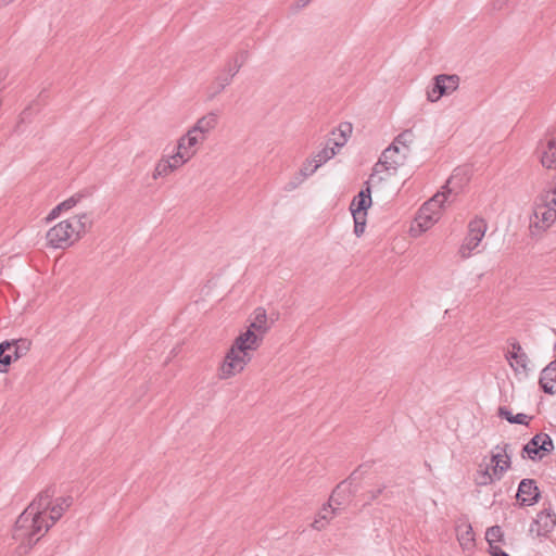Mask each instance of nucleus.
<instances>
[{
	"instance_id": "obj_1",
	"label": "nucleus",
	"mask_w": 556,
	"mask_h": 556,
	"mask_svg": "<svg viewBox=\"0 0 556 556\" xmlns=\"http://www.w3.org/2000/svg\"><path fill=\"white\" fill-rule=\"evenodd\" d=\"M54 494L53 486L46 488L17 517L12 539L18 543L16 551L20 555L28 553L73 505L71 495L60 496L53 501Z\"/></svg>"
},
{
	"instance_id": "obj_2",
	"label": "nucleus",
	"mask_w": 556,
	"mask_h": 556,
	"mask_svg": "<svg viewBox=\"0 0 556 556\" xmlns=\"http://www.w3.org/2000/svg\"><path fill=\"white\" fill-rule=\"evenodd\" d=\"M453 179L454 176L446 181L441 191L437 192L419 208L416 222L421 231L429 229L440 218V211L444 202L453 193V189L450 187Z\"/></svg>"
},
{
	"instance_id": "obj_3",
	"label": "nucleus",
	"mask_w": 556,
	"mask_h": 556,
	"mask_svg": "<svg viewBox=\"0 0 556 556\" xmlns=\"http://www.w3.org/2000/svg\"><path fill=\"white\" fill-rule=\"evenodd\" d=\"M488 224L482 217H475L468 224V231L459 247L458 254L466 260L472 255L485 236Z\"/></svg>"
},
{
	"instance_id": "obj_4",
	"label": "nucleus",
	"mask_w": 556,
	"mask_h": 556,
	"mask_svg": "<svg viewBox=\"0 0 556 556\" xmlns=\"http://www.w3.org/2000/svg\"><path fill=\"white\" fill-rule=\"evenodd\" d=\"M250 361L251 355L249 352L241 351L237 346L231 345L219 367V378L228 379L233 377L241 372Z\"/></svg>"
},
{
	"instance_id": "obj_5",
	"label": "nucleus",
	"mask_w": 556,
	"mask_h": 556,
	"mask_svg": "<svg viewBox=\"0 0 556 556\" xmlns=\"http://www.w3.org/2000/svg\"><path fill=\"white\" fill-rule=\"evenodd\" d=\"M47 245L65 250L78 241L71 223L65 219L50 228L46 235Z\"/></svg>"
},
{
	"instance_id": "obj_6",
	"label": "nucleus",
	"mask_w": 556,
	"mask_h": 556,
	"mask_svg": "<svg viewBox=\"0 0 556 556\" xmlns=\"http://www.w3.org/2000/svg\"><path fill=\"white\" fill-rule=\"evenodd\" d=\"M30 341L20 339L15 341H3L0 343V372H7L13 361H16L29 351Z\"/></svg>"
},
{
	"instance_id": "obj_7",
	"label": "nucleus",
	"mask_w": 556,
	"mask_h": 556,
	"mask_svg": "<svg viewBox=\"0 0 556 556\" xmlns=\"http://www.w3.org/2000/svg\"><path fill=\"white\" fill-rule=\"evenodd\" d=\"M460 78L456 74H439L433 78V85L427 90V99L437 102L444 96H450L459 87Z\"/></svg>"
},
{
	"instance_id": "obj_8",
	"label": "nucleus",
	"mask_w": 556,
	"mask_h": 556,
	"mask_svg": "<svg viewBox=\"0 0 556 556\" xmlns=\"http://www.w3.org/2000/svg\"><path fill=\"white\" fill-rule=\"evenodd\" d=\"M554 451L552 438L544 432L535 434L530 441L523 445L521 457H528L531 460H541L546 454Z\"/></svg>"
},
{
	"instance_id": "obj_9",
	"label": "nucleus",
	"mask_w": 556,
	"mask_h": 556,
	"mask_svg": "<svg viewBox=\"0 0 556 556\" xmlns=\"http://www.w3.org/2000/svg\"><path fill=\"white\" fill-rule=\"evenodd\" d=\"M556 220V208L549 206L541 199L534 203L533 213L530 217V227L541 230L547 229Z\"/></svg>"
},
{
	"instance_id": "obj_10",
	"label": "nucleus",
	"mask_w": 556,
	"mask_h": 556,
	"mask_svg": "<svg viewBox=\"0 0 556 556\" xmlns=\"http://www.w3.org/2000/svg\"><path fill=\"white\" fill-rule=\"evenodd\" d=\"M508 443L497 444L491 451V468L495 478H503L505 472L510 468L511 455L508 453Z\"/></svg>"
},
{
	"instance_id": "obj_11",
	"label": "nucleus",
	"mask_w": 556,
	"mask_h": 556,
	"mask_svg": "<svg viewBox=\"0 0 556 556\" xmlns=\"http://www.w3.org/2000/svg\"><path fill=\"white\" fill-rule=\"evenodd\" d=\"M399 153V148L394 144H391L389 148H387L381 156L379 157V161L374 165L372 173L369 178V185L371 182L376 181H382L383 177L379 176L382 172H389L390 169L395 170L399 166V161H388V154H396Z\"/></svg>"
},
{
	"instance_id": "obj_12",
	"label": "nucleus",
	"mask_w": 556,
	"mask_h": 556,
	"mask_svg": "<svg viewBox=\"0 0 556 556\" xmlns=\"http://www.w3.org/2000/svg\"><path fill=\"white\" fill-rule=\"evenodd\" d=\"M517 500L522 506H532L540 498V490L533 479H522L518 485Z\"/></svg>"
},
{
	"instance_id": "obj_13",
	"label": "nucleus",
	"mask_w": 556,
	"mask_h": 556,
	"mask_svg": "<svg viewBox=\"0 0 556 556\" xmlns=\"http://www.w3.org/2000/svg\"><path fill=\"white\" fill-rule=\"evenodd\" d=\"M556 526V515L551 508H544L541 510L533 523L531 525L530 531L535 532L539 536H545Z\"/></svg>"
},
{
	"instance_id": "obj_14",
	"label": "nucleus",
	"mask_w": 556,
	"mask_h": 556,
	"mask_svg": "<svg viewBox=\"0 0 556 556\" xmlns=\"http://www.w3.org/2000/svg\"><path fill=\"white\" fill-rule=\"evenodd\" d=\"M243 66V63L240 60L231 56L226 62V71H229V76L217 75L213 83L214 91L211 94V98L220 93L227 86H229L232 81V78L239 73L240 68Z\"/></svg>"
},
{
	"instance_id": "obj_15",
	"label": "nucleus",
	"mask_w": 556,
	"mask_h": 556,
	"mask_svg": "<svg viewBox=\"0 0 556 556\" xmlns=\"http://www.w3.org/2000/svg\"><path fill=\"white\" fill-rule=\"evenodd\" d=\"M371 205V189L369 181H365L364 188L355 195L350 204L352 216H367V210Z\"/></svg>"
},
{
	"instance_id": "obj_16",
	"label": "nucleus",
	"mask_w": 556,
	"mask_h": 556,
	"mask_svg": "<svg viewBox=\"0 0 556 556\" xmlns=\"http://www.w3.org/2000/svg\"><path fill=\"white\" fill-rule=\"evenodd\" d=\"M511 368L518 372L528 371V355L523 352L521 345L518 342L511 343V351L506 355Z\"/></svg>"
},
{
	"instance_id": "obj_17",
	"label": "nucleus",
	"mask_w": 556,
	"mask_h": 556,
	"mask_svg": "<svg viewBox=\"0 0 556 556\" xmlns=\"http://www.w3.org/2000/svg\"><path fill=\"white\" fill-rule=\"evenodd\" d=\"M539 383L545 393L556 394V361L551 362L541 371Z\"/></svg>"
},
{
	"instance_id": "obj_18",
	"label": "nucleus",
	"mask_w": 556,
	"mask_h": 556,
	"mask_svg": "<svg viewBox=\"0 0 556 556\" xmlns=\"http://www.w3.org/2000/svg\"><path fill=\"white\" fill-rule=\"evenodd\" d=\"M262 337L260 333L257 334L251 328L243 333H241L238 338H236L232 345L237 346L239 350L249 352L256 350L262 341Z\"/></svg>"
},
{
	"instance_id": "obj_19",
	"label": "nucleus",
	"mask_w": 556,
	"mask_h": 556,
	"mask_svg": "<svg viewBox=\"0 0 556 556\" xmlns=\"http://www.w3.org/2000/svg\"><path fill=\"white\" fill-rule=\"evenodd\" d=\"M217 125V115L213 112L202 116L197 121L194 126L191 128L195 130L197 135H202L205 140L211 130Z\"/></svg>"
},
{
	"instance_id": "obj_20",
	"label": "nucleus",
	"mask_w": 556,
	"mask_h": 556,
	"mask_svg": "<svg viewBox=\"0 0 556 556\" xmlns=\"http://www.w3.org/2000/svg\"><path fill=\"white\" fill-rule=\"evenodd\" d=\"M67 220L71 223V226L74 229V233L76 235L78 240L87 232V230L92 225L91 217L87 213L75 215L71 218H67Z\"/></svg>"
},
{
	"instance_id": "obj_21",
	"label": "nucleus",
	"mask_w": 556,
	"mask_h": 556,
	"mask_svg": "<svg viewBox=\"0 0 556 556\" xmlns=\"http://www.w3.org/2000/svg\"><path fill=\"white\" fill-rule=\"evenodd\" d=\"M501 479L502 478L494 477V471L492 468L490 470L489 465H486L485 467H482V465H480L479 469L476 471L473 477V481L478 486H486L496 481H500Z\"/></svg>"
},
{
	"instance_id": "obj_22",
	"label": "nucleus",
	"mask_w": 556,
	"mask_h": 556,
	"mask_svg": "<svg viewBox=\"0 0 556 556\" xmlns=\"http://www.w3.org/2000/svg\"><path fill=\"white\" fill-rule=\"evenodd\" d=\"M541 163L546 168H552L556 165V139H549L545 147H543Z\"/></svg>"
},
{
	"instance_id": "obj_23",
	"label": "nucleus",
	"mask_w": 556,
	"mask_h": 556,
	"mask_svg": "<svg viewBox=\"0 0 556 556\" xmlns=\"http://www.w3.org/2000/svg\"><path fill=\"white\" fill-rule=\"evenodd\" d=\"M249 328L260 333L261 336L266 333V331L268 330L267 314L263 307H257L254 311V317Z\"/></svg>"
},
{
	"instance_id": "obj_24",
	"label": "nucleus",
	"mask_w": 556,
	"mask_h": 556,
	"mask_svg": "<svg viewBox=\"0 0 556 556\" xmlns=\"http://www.w3.org/2000/svg\"><path fill=\"white\" fill-rule=\"evenodd\" d=\"M338 150L339 149L334 144L329 146L328 143L324 149L318 151L312 159L315 164V168H319L326 162L331 160L337 154Z\"/></svg>"
},
{
	"instance_id": "obj_25",
	"label": "nucleus",
	"mask_w": 556,
	"mask_h": 556,
	"mask_svg": "<svg viewBox=\"0 0 556 556\" xmlns=\"http://www.w3.org/2000/svg\"><path fill=\"white\" fill-rule=\"evenodd\" d=\"M337 514V508L331 506V503H329L328 507H324L319 514L318 517L314 520L312 523V527L316 530H321L325 528V526L328 523L330 519L334 517Z\"/></svg>"
},
{
	"instance_id": "obj_26",
	"label": "nucleus",
	"mask_w": 556,
	"mask_h": 556,
	"mask_svg": "<svg viewBox=\"0 0 556 556\" xmlns=\"http://www.w3.org/2000/svg\"><path fill=\"white\" fill-rule=\"evenodd\" d=\"M498 416L506 419L509 424L528 425L530 417L523 413L513 415L505 406L498 408Z\"/></svg>"
},
{
	"instance_id": "obj_27",
	"label": "nucleus",
	"mask_w": 556,
	"mask_h": 556,
	"mask_svg": "<svg viewBox=\"0 0 556 556\" xmlns=\"http://www.w3.org/2000/svg\"><path fill=\"white\" fill-rule=\"evenodd\" d=\"M203 136L197 135L195 130H192L191 128L187 131L186 135L179 138V146L180 148H190L192 149L198 143L203 142Z\"/></svg>"
},
{
	"instance_id": "obj_28",
	"label": "nucleus",
	"mask_w": 556,
	"mask_h": 556,
	"mask_svg": "<svg viewBox=\"0 0 556 556\" xmlns=\"http://www.w3.org/2000/svg\"><path fill=\"white\" fill-rule=\"evenodd\" d=\"M172 173L174 172L170 168L169 162L165 160V156H162L155 164L154 170L152 173V178L156 180L161 177H166Z\"/></svg>"
},
{
	"instance_id": "obj_29",
	"label": "nucleus",
	"mask_w": 556,
	"mask_h": 556,
	"mask_svg": "<svg viewBox=\"0 0 556 556\" xmlns=\"http://www.w3.org/2000/svg\"><path fill=\"white\" fill-rule=\"evenodd\" d=\"M192 156L193 153H187L184 155L180 153H174L172 155L165 156V160L169 162L170 168L173 172H175L185 165Z\"/></svg>"
},
{
	"instance_id": "obj_30",
	"label": "nucleus",
	"mask_w": 556,
	"mask_h": 556,
	"mask_svg": "<svg viewBox=\"0 0 556 556\" xmlns=\"http://www.w3.org/2000/svg\"><path fill=\"white\" fill-rule=\"evenodd\" d=\"M87 194L84 192H77V193L73 194L72 197H70L68 199L61 202L60 204H58V210L68 211L71 208H73Z\"/></svg>"
},
{
	"instance_id": "obj_31",
	"label": "nucleus",
	"mask_w": 556,
	"mask_h": 556,
	"mask_svg": "<svg viewBox=\"0 0 556 556\" xmlns=\"http://www.w3.org/2000/svg\"><path fill=\"white\" fill-rule=\"evenodd\" d=\"M339 132H340V137L342 138V140L340 141H333L332 144H334L338 149H340L341 147H343L346 141H348V134H350L352 131V126L351 124L349 123H345V124H341L339 126Z\"/></svg>"
},
{
	"instance_id": "obj_32",
	"label": "nucleus",
	"mask_w": 556,
	"mask_h": 556,
	"mask_svg": "<svg viewBox=\"0 0 556 556\" xmlns=\"http://www.w3.org/2000/svg\"><path fill=\"white\" fill-rule=\"evenodd\" d=\"M414 132L412 129H406L404 131H402L396 138H395V142L393 143L394 146H396L395 143H399V144H402L403 147H408L413 140H414Z\"/></svg>"
},
{
	"instance_id": "obj_33",
	"label": "nucleus",
	"mask_w": 556,
	"mask_h": 556,
	"mask_svg": "<svg viewBox=\"0 0 556 556\" xmlns=\"http://www.w3.org/2000/svg\"><path fill=\"white\" fill-rule=\"evenodd\" d=\"M318 168H315V164L312 160H306L299 173V176L303 179L312 176Z\"/></svg>"
},
{
	"instance_id": "obj_34",
	"label": "nucleus",
	"mask_w": 556,
	"mask_h": 556,
	"mask_svg": "<svg viewBox=\"0 0 556 556\" xmlns=\"http://www.w3.org/2000/svg\"><path fill=\"white\" fill-rule=\"evenodd\" d=\"M457 539L462 546H468L469 544H471L475 540L471 526H467L466 531L458 534Z\"/></svg>"
},
{
	"instance_id": "obj_35",
	"label": "nucleus",
	"mask_w": 556,
	"mask_h": 556,
	"mask_svg": "<svg viewBox=\"0 0 556 556\" xmlns=\"http://www.w3.org/2000/svg\"><path fill=\"white\" fill-rule=\"evenodd\" d=\"M353 219H354V233L356 235V237H361L365 231L366 216L356 215V216H353Z\"/></svg>"
},
{
	"instance_id": "obj_36",
	"label": "nucleus",
	"mask_w": 556,
	"mask_h": 556,
	"mask_svg": "<svg viewBox=\"0 0 556 556\" xmlns=\"http://www.w3.org/2000/svg\"><path fill=\"white\" fill-rule=\"evenodd\" d=\"M502 536V529L500 526H492L486 530L485 538L489 543L493 541H498ZM492 544H490L491 546Z\"/></svg>"
},
{
	"instance_id": "obj_37",
	"label": "nucleus",
	"mask_w": 556,
	"mask_h": 556,
	"mask_svg": "<svg viewBox=\"0 0 556 556\" xmlns=\"http://www.w3.org/2000/svg\"><path fill=\"white\" fill-rule=\"evenodd\" d=\"M543 202H546L549 206L556 208V186L554 187L552 192H547L546 194L540 198Z\"/></svg>"
},
{
	"instance_id": "obj_38",
	"label": "nucleus",
	"mask_w": 556,
	"mask_h": 556,
	"mask_svg": "<svg viewBox=\"0 0 556 556\" xmlns=\"http://www.w3.org/2000/svg\"><path fill=\"white\" fill-rule=\"evenodd\" d=\"M30 110H31V106H28L26 108L20 115V121L17 123V125L15 126L14 128V132H20L21 131V124L25 123L29 116H30Z\"/></svg>"
},
{
	"instance_id": "obj_39",
	"label": "nucleus",
	"mask_w": 556,
	"mask_h": 556,
	"mask_svg": "<svg viewBox=\"0 0 556 556\" xmlns=\"http://www.w3.org/2000/svg\"><path fill=\"white\" fill-rule=\"evenodd\" d=\"M304 181V179L302 177H300L299 175L296 177H294L293 179H291L286 186H285V190L286 191H292L294 189H296L302 182Z\"/></svg>"
},
{
	"instance_id": "obj_40",
	"label": "nucleus",
	"mask_w": 556,
	"mask_h": 556,
	"mask_svg": "<svg viewBox=\"0 0 556 556\" xmlns=\"http://www.w3.org/2000/svg\"><path fill=\"white\" fill-rule=\"evenodd\" d=\"M508 0H492L491 8L494 11H501L507 5Z\"/></svg>"
},
{
	"instance_id": "obj_41",
	"label": "nucleus",
	"mask_w": 556,
	"mask_h": 556,
	"mask_svg": "<svg viewBox=\"0 0 556 556\" xmlns=\"http://www.w3.org/2000/svg\"><path fill=\"white\" fill-rule=\"evenodd\" d=\"M491 554H492V556H510L508 553L503 551L501 547L493 546V545H491Z\"/></svg>"
},
{
	"instance_id": "obj_42",
	"label": "nucleus",
	"mask_w": 556,
	"mask_h": 556,
	"mask_svg": "<svg viewBox=\"0 0 556 556\" xmlns=\"http://www.w3.org/2000/svg\"><path fill=\"white\" fill-rule=\"evenodd\" d=\"M233 56L244 64L249 58V52L247 50H240Z\"/></svg>"
},
{
	"instance_id": "obj_43",
	"label": "nucleus",
	"mask_w": 556,
	"mask_h": 556,
	"mask_svg": "<svg viewBox=\"0 0 556 556\" xmlns=\"http://www.w3.org/2000/svg\"><path fill=\"white\" fill-rule=\"evenodd\" d=\"M63 210H58V205L55 207L52 208V211L49 213V215L47 216V220L50 222L52 219H55L56 217H59L60 213L62 212Z\"/></svg>"
},
{
	"instance_id": "obj_44",
	"label": "nucleus",
	"mask_w": 556,
	"mask_h": 556,
	"mask_svg": "<svg viewBox=\"0 0 556 556\" xmlns=\"http://www.w3.org/2000/svg\"><path fill=\"white\" fill-rule=\"evenodd\" d=\"M175 153H180V154H187V153H193L194 154V151H192L190 148H180L179 146V141L177 142V150Z\"/></svg>"
},
{
	"instance_id": "obj_45",
	"label": "nucleus",
	"mask_w": 556,
	"mask_h": 556,
	"mask_svg": "<svg viewBox=\"0 0 556 556\" xmlns=\"http://www.w3.org/2000/svg\"><path fill=\"white\" fill-rule=\"evenodd\" d=\"M382 490H383L382 488H379V489H377L375 491H370V494H371L370 497L372 500L377 498L381 494Z\"/></svg>"
},
{
	"instance_id": "obj_46",
	"label": "nucleus",
	"mask_w": 556,
	"mask_h": 556,
	"mask_svg": "<svg viewBox=\"0 0 556 556\" xmlns=\"http://www.w3.org/2000/svg\"><path fill=\"white\" fill-rule=\"evenodd\" d=\"M218 75L229 76V71H226V64H225V65H224V67L220 70V72L218 73Z\"/></svg>"
},
{
	"instance_id": "obj_47",
	"label": "nucleus",
	"mask_w": 556,
	"mask_h": 556,
	"mask_svg": "<svg viewBox=\"0 0 556 556\" xmlns=\"http://www.w3.org/2000/svg\"><path fill=\"white\" fill-rule=\"evenodd\" d=\"M14 0H0L1 5L5 7L12 3Z\"/></svg>"
},
{
	"instance_id": "obj_48",
	"label": "nucleus",
	"mask_w": 556,
	"mask_h": 556,
	"mask_svg": "<svg viewBox=\"0 0 556 556\" xmlns=\"http://www.w3.org/2000/svg\"><path fill=\"white\" fill-rule=\"evenodd\" d=\"M336 495H337V490L333 491L332 495L330 496V502H336Z\"/></svg>"
},
{
	"instance_id": "obj_49",
	"label": "nucleus",
	"mask_w": 556,
	"mask_h": 556,
	"mask_svg": "<svg viewBox=\"0 0 556 556\" xmlns=\"http://www.w3.org/2000/svg\"><path fill=\"white\" fill-rule=\"evenodd\" d=\"M393 155L394 154H388V161H396L395 159H393Z\"/></svg>"
},
{
	"instance_id": "obj_50",
	"label": "nucleus",
	"mask_w": 556,
	"mask_h": 556,
	"mask_svg": "<svg viewBox=\"0 0 556 556\" xmlns=\"http://www.w3.org/2000/svg\"><path fill=\"white\" fill-rule=\"evenodd\" d=\"M354 476H355V472H352L350 476V479H353Z\"/></svg>"
},
{
	"instance_id": "obj_51",
	"label": "nucleus",
	"mask_w": 556,
	"mask_h": 556,
	"mask_svg": "<svg viewBox=\"0 0 556 556\" xmlns=\"http://www.w3.org/2000/svg\"><path fill=\"white\" fill-rule=\"evenodd\" d=\"M354 476H355V472H352L350 476V479H353Z\"/></svg>"
},
{
	"instance_id": "obj_52",
	"label": "nucleus",
	"mask_w": 556,
	"mask_h": 556,
	"mask_svg": "<svg viewBox=\"0 0 556 556\" xmlns=\"http://www.w3.org/2000/svg\"><path fill=\"white\" fill-rule=\"evenodd\" d=\"M354 476H355V472H352L350 476V479H353Z\"/></svg>"
}]
</instances>
